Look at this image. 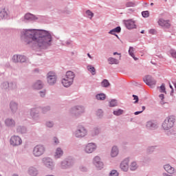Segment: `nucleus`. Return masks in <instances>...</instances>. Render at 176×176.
Returning a JSON list of instances; mask_svg holds the SVG:
<instances>
[{
  "mask_svg": "<svg viewBox=\"0 0 176 176\" xmlns=\"http://www.w3.org/2000/svg\"><path fill=\"white\" fill-rule=\"evenodd\" d=\"M5 126L8 129L16 127V121L13 118H8L4 121Z\"/></svg>",
  "mask_w": 176,
  "mask_h": 176,
  "instance_id": "nucleus-15",
  "label": "nucleus"
},
{
  "mask_svg": "<svg viewBox=\"0 0 176 176\" xmlns=\"http://www.w3.org/2000/svg\"><path fill=\"white\" fill-rule=\"evenodd\" d=\"M28 174L30 176H38L39 175V170L35 166H30L28 169Z\"/></svg>",
  "mask_w": 176,
  "mask_h": 176,
  "instance_id": "nucleus-19",
  "label": "nucleus"
},
{
  "mask_svg": "<svg viewBox=\"0 0 176 176\" xmlns=\"http://www.w3.org/2000/svg\"><path fill=\"white\" fill-rule=\"evenodd\" d=\"M169 87L170 89H171V90L174 89V88L173 87V85H171L170 83H169Z\"/></svg>",
  "mask_w": 176,
  "mask_h": 176,
  "instance_id": "nucleus-62",
  "label": "nucleus"
},
{
  "mask_svg": "<svg viewBox=\"0 0 176 176\" xmlns=\"http://www.w3.org/2000/svg\"><path fill=\"white\" fill-rule=\"evenodd\" d=\"M89 131L82 125H78L73 132V135L76 138H85V137H87Z\"/></svg>",
  "mask_w": 176,
  "mask_h": 176,
  "instance_id": "nucleus-2",
  "label": "nucleus"
},
{
  "mask_svg": "<svg viewBox=\"0 0 176 176\" xmlns=\"http://www.w3.org/2000/svg\"><path fill=\"white\" fill-rule=\"evenodd\" d=\"M16 82H11L9 83L8 90H13V89H16Z\"/></svg>",
  "mask_w": 176,
  "mask_h": 176,
  "instance_id": "nucleus-46",
  "label": "nucleus"
},
{
  "mask_svg": "<svg viewBox=\"0 0 176 176\" xmlns=\"http://www.w3.org/2000/svg\"><path fill=\"white\" fill-rule=\"evenodd\" d=\"M129 54L130 55L131 57L133 58V60H135V61H137V60H138V58L134 56V47H129Z\"/></svg>",
  "mask_w": 176,
  "mask_h": 176,
  "instance_id": "nucleus-36",
  "label": "nucleus"
},
{
  "mask_svg": "<svg viewBox=\"0 0 176 176\" xmlns=\"http://www.w3.org/2000/svg\"><path fill=\"white\" fill-rule=\"evenodd\" d=\"M38 16H36L31 13H27L24 16L23 21H25V23H27L28 21H35V20H38Z\"/></svg>",
  "mask_w": 176,
  "mask_h": 176,
  "instance_id": "nucleus-17",
  "label": "nucleus"
},
{
  "mask_svg": "<svg viewBox=\"0 0 176 176\" xmlns=\"http://www.w3.org/2000/svg\"><path fill=\"white\" fill-rule=\"evenodd\" d=\"M124 24L127 30H133L136 28L135 22L131 19L124 21Z\"/></svg>",
  "mask_w": 176,
  "mask_h": 176,
  "instance_id": "nucleus-20",
  "label": "nucleus"
},
{
  "mask_svg": "<svg viewBox=\"0 0 176 176\" xmlns=\"http://www.w3.org/2000/svg\"><path fill=\"white\" fill-rule=\"evenodd\" d=\"M148 130H156L157 129V123L153 120H149L146 124Z\"/></svg>",
  "mask_w": 176,
  "mask_h": 176,
  "instance_id": "nucleus-18",
  "label": "nucleus"
},
{
  "mask_svg": "<svg viewBox=\"0 0 176 176\" xmlns=\"http://www.w3.org/2000/svg\"><path fill=\"white\" fill-rule=\"evenodd\" d=\"M126 8H135V6H137V3L134 1H129L126 3Z\"/></svg>",
  "mask_w": 176,
  "mask_h": 176,
  "instance_id": "nucleus-41",
  "label": "nucleus"
},
{
  "mask_svg": "<svg viewBox=\"0 0 176 176\" xmlns=\"http://www.w3.org/2000/svg\"><path fill=\"white\" fill-rule=\"evenodd\" d=\"M159 97H160V100H161V101H160L161 105H164L165 102H164V100H164V94H161L159 96Z\"/></svg>",
  "mask_w": 176,
  "mask_h": 176,
  "instance_id": "nucleus-50",
  "label": "nucleus"
},
{
  "mask_svg": "<svg viewBox=\"0 0 176 176\" xmlns=\"http://www.w3.org/2000/svg\"><path fill=\"white\" fill-rule=\"evenodd\" d=\"M8 18V12L5 8H0V20Z\"/></svg>",
  "mask_w": 176,
  "mask_h": 176,
  "instance_id": "nucleus-32",
  "label": "nucleus"
},
{
  "mask_svg": "<svg viewBox=\"0 0 176 176\" xmlns=\"http://www.w3.org/2000/svg\"><path fill=\"white\" fill-rule=\"evenodd\" d=\"M16 131L19 134H26L27 133V128L24 126H18L16 127Z\"/></svg>",
  "mask_w": 176,
  "mask_h": 176,
  "instance_id": "nucleus-30",
  "label": "nucleus"
},
{
  "mask_svg": "<svg viewBox=\"0 0 176 176\" xmlns=\"http://www.w3.org/2000/svg\"><path fill=\"white\" fill-rule=\"evenodd\" d=\"M72 166H74L72 161L67 158L60 162L58 167L60 168V170H69V168H71Z\"/></svg>",
  "mask_w": 176,
  "mask_h": 176,
  "instance_id": "nucleus-5",
  "label": "nucleus"
},
{
  "mask_svg": "<svg viewBox=\"0 0 176 176\" xmlns=\"http://www.w3.org/2000/svg\"><path fill=\"white\" fill-rule=\"evenodd\" d=\"M45 126L46 127H49L50 129L54 126V122H53V121H47L45 122Z\"/></svg>",
  "mask_w": 176,
  "mask_h": 176,
  "instance_id": "nucleus-47",
  "label": "nucleus"
},
{
  "mask_svg": "<svg viewBox=\"0 0 176 176\" xmlns=\"http://www.w3.org/2000/svg\"><path fill=\"white\" fill-rule=\"evenodd\" d=\"M121 31H122V28H120V26H118L116 28L110 30L109 32V34H110L111 35H116V33L119 34L121 32Z\"/></svg>",
  "mask_w": 176,
  "mask_h": 176,
  "instance_id": "nucleus-31",
  "label": "nucleus"
},
{
  "mask_svg": "<svg viewBox=\"0 0 176 176\" xmlns=\"http://www.w3.org/2000/svg\"><path fill=\"white\" fill-rule=\"evenodd\" d=\"M101 133V129L100 128L96 126L92 130L90 131L91 137H97Z\"/></svg>",
  "mask_w": 176,
  "mask_h": 176,
  "instance_id": "nucleus-25",
  "label": "nucleus"
},
{
  "mask_svg": "<svg viewBox=\"0 0 176 176\" xmlns=\"http://www.w3.org/2000/svg\"><path fill=\"white\" fill-rule=\"evenodd\" d=\"M97 151V144L94 142H90L84 146V152L85 153H93Z\"/></svg>",
  "mask_w": 176,
  "mask_h": 176,
  "instance_id": "nucleus-7",
  "label": "nucleus"
},
{
  "mask_svg": "<svg viewBox=\"0 0 176 176\" xmlns=\"http://www.w3.org/2000/svg\"><path fill=\"white\" fill-rule=\"evenodd\" d=\"M63 155H64V151H63V148L60 147H58L55 150L54 157V159H60Z\"/></svg>",
  "mask_w": 176,
  "mask_h": 176,
  "instance_id": "nucleus-22",
  "label": "nucleus"
},
{
  "mask_svg": "<svg viewBox=\"0 0 176 176\" xmlns=\"http://www.w3.org/2000/svg\"><path fill=\"white\" fill-rule=\"evenodd\" d=\"M96 100H99L100 101H104V100H105V98H107V96L105 95V94H98L96 96Z\"/></svg>",
  "mask_w": 176,
  "mask_h": 176,
  "instance_id": "nucleus-37",
  "label": "nucleus"
},
{
  "mask_svg": "<svg viewBox=\"0 0 176 176\" xmlns=\"http://www.w3.org/2000/svg\"><path fill=\"white\" fill-rule=\"evenodd\" d=\"M42 162L47 168H49L50 170H54L56 164L54 163V161H53V159L46 157L42 159Z\"/></svg>",
  "mask_w": 176,
  "mask_h": 176,
  "instance_id": "nucleus-8",
  "label": "nucleus"
},
{
  "mask_svg": "<svg viewBox=\"0 0 176 176\" xmlns=\"http://www.w3.org/2000/svg\"><path fill=\"white\" fill-rule=\"evenodd\" d=\"M163 168L168 174H174L175 173V168L168 164L164 165Z\"/></svg>",
  "mask_w": 176,
  "mask_h": 176,
  "instance_id": "nucleus-23",
  "label": "nucleus"
},
{
  "mask_svg": "<svg viewBox=\"0 0 176 176\" xmlns=\"http://www.w3.org/2000/svg\"><path fill=\"white\" fill-rule=\"evenodd\" d=\"M10 144L12 146H19V145L23 144V140L20 136L13 135L10 138Z\"/></svg>",
  "mask_w": 176,
  "mask_h": 176,
  "instance_id": "nucleus-11",
  "label": "nucleus"
},
{
  "mask_svg": "<svg viewBox=\"0 0 176 176\" xmlns=\"http://www.w3.org/2000/svg\"><path fill=\"white\" fill-rule=\"evenodd\" d=\"M148 33L151 35H155L156 34V30L155 29H151L148 30Z\"/></svg>",
  "mask_w": 176,
  "mask_h": 176,
  "instance_id": "nucleus-57",
  "label": "nucleus"
},
{
  "mask_svg": "<svg viewBox=\"0 0 176 176\" xmlns=\"http://www.w3.org/2000/svg\"><path fill=\"white\" fill-rule=\"evenodd\" d=\"M33 88L36 90H41V89L43 88V82L41 80H38L34 85Z\"/></svg>",
  "mask_w": 176,
  "mask_h": 176,
  "instance_id": "nucleus-27",
  "label": "nucleus"
},
{
  "mask_svg": "<svg viewBox=\"0 0 176 176\" xmlns=\"http://www.w3.org/2000/svg\"><path fill=\"white\" fill-rule=\"evenodd\" d=\"M72 83H74V82L68 80L65 77L62 79V85L64 86V87H69V86H71Z\"/></svg>",
  "mask_w": 176,
  "mask_h": 176,
  "instance_id": "nucleus-28",
  "label": "nucleus"
},
{
  "mask_svg": "<svg viewBox=\"0 0 176 176\" xmlns=\"http://www.w3.org/2000/svg\"><path fill=\"white\" fill-rule=\"evenodd\" d=\"M53 142L55 144V145H58V144H60V141L58 140V138L56 137L53 138Z\"/></svg>",
  "mask_w": 176,
  "mask_h": 176,
  "instance_id": "nucleus-55",
  "label": "nucleus"
},
{
  "mask_svg": "<svg viewBox=\"0 0 176 176\" xmlns=\"http://www.w3.org/2000/svg\"><path fill=\"white\" fill-rule=\"evenodd\" d=\"M30 116L33 120H35L37 123L41 122V116L39 115V110H38V108H32L30 109Z\"/></svg>",
  "mask_w": 176,
  "mask_h": 176,
  "instance_id": "nucleus-12",
  "label": "nucleus"
},
{
  "mask_svg": "<svg viewBox=\"0 0 176 176\" xmlns=\"http://www.w3.org/2000/svg\"><path fill=\"white\" fill-rule=\"evenodd\" d=\"M158 24L159 25H161V27H165V28H170V22L163 19H159Z\"/></svg>",
  "mask_w": 176,
  "mask_h": 176,
  "instance_id": "nucleus-24",
  "label": "nucleus"
},
{
  "mask_svg": "<svg viewBox=\"0 0 176 176\" xmlns=\"http://www.w3.org/2000/svg\"><path fill=\"white\" fill-rule=\"evenodd\" d=\"M50 111V107L47 106L42 108V112L43 113H46V112H49Z\"/></svg>",
  "mask_w": 176,
  "mask_h": 176,
  "instance_id": "nucleus-49",
  "label": "nucleus"
},
{
  "mask_svg": "<svg viewBox=\"0 0 176 176\" xmlns=\"http://www.w3.org/2000/svg\"><path fill=\"white\" fill-rule=\"evenodd\" d=\"M9 108L11 113H12V115H14V113H16L19 109V103L12 100L10 102Z\"/></svg>",
  "mask_w": 176,
  "mask_h": 176,
  "instance_id": "nucleus-16",
  "label": "nucleus"
},
{
  "mask_svg": "<svg viewBox=\"0 0 176 176\" xmlns=\"http://www.w3.org/2000/svg\"><path fill=\"white\" fill-rule=\"evenodd\" d=\"M0 87L2 89V90H9V82H3L1 84Z\"/></svg>",
  "mask_w": 176,
  "mask_h": 176,
  "instance_id": "nucleus-38",
  "label": "nucleus"
},
{
  "mask_svg": "<svg viewBox=\"0 0 176 176\" xmlns=\"http://www.w3.org/2000/svg\"><path fill=\"white\" fill-rule=\"evenodd\" d=\"M86 14L87 17L91 19H93V17L94 16V13H93V12L90 11L89 10H87L86 11Z\"/></svg>",
  "mask_w": 176,
  "mask_h": 176,
  "instance_id": "nucleus-45",
  "label": "nucleus"
},
{
  "mask_svg": "<svg viewBox=\"0 0 176 176\" xmlns=\"http://www.w3.org/2000/svg\"><path fill=\"white\" fill-rule=\"evenodd\" d=\"M120 167L122 171H124V173H127V171H129V160H124L121 162Z\"/></svg>",
  "mask_w": 176,
  "mask_h": 176,
  "instance_id": "nucleus-21",
  "label": "nucleus"
},
{
  "mask_svg": "<svg viewBox=\"0 0 176 176\" xmlns=\"http://www.w3.org/2000/svg\"><path fill=\"white\" fill-rule=\"evenodd\" d=\"M60 45H62V46H69L71 45H72V41L71 40H67L66 41H60Z\"/></svg>",
  "mask_w": 176,
  "mask_h": 176,
  "instance_id": "nucleus-39",
  "label": "nucleus"
},
{
  "mask_svg": "<svg viewBox=\"0 0 176 176\" xmlns=\"http://www.w3.org/2000/svg\"><path fill=\"white\" fill-rule=\"evenodd\" d=\"M109 176H119V172L116 170H112L109 172Z\"/></svg>",
  "mask_w": 176,
  "mask_h": 176,
  "instance_id": "nucleus-44",
  "label": "nucleus"
},
{
  "mask_svg": "<svg viewBox=\"0 0 176 176\" xmlns=\"http://www.w3.org/2000/svg\"><path fill=\"white\" fill-rule=\"evenodd\" d=\"M160 93H166V86L164 84H162V85L160 87Z\"/></svg>",
  "mask_w": 176,
  "mask_h": 176,
  "instance_id": "nucleus-53",
  "label": "nucleus"
},
{
  "mask_svg": "<svg viewBox=\"0 0 176 176\" xmlns=\"http://www.w3.org/2000/svg\"><path fill=\"white\" fill-rule=\"evenodd\" d=\"M101 86L102 87H109L111 86V83H109V81L107 79H104L101 82Z\"/></svg>",
  "mask_w": 176,
  "mask_h": 176,
  "instance_id": "nucleus-40",
  "label": "nucleus"
},
{
  "mask_svg": "<svg viewBox=\"0 0 176 176\" xmlns=\"http://www.w3.org/2000/svg\"><path fill=\"white\" fill-rule=\"evenodd\" d=\"M96 115L97 116H98L99 118H102L103 116V111H102V109H98L97 111H96Z\"/></svg>",
  "mask_w": 176,
  "mask_h": 176,
  "instance_id": "nucleus-51",
  "label": "nucleus"
},
{
  "mask_svg": "<svg viewBox=\"0 0 176 176\" xmlns=\"http://www.w3.org/2000/svg\"><path fill=\"white\" fill-rule=\"evenodd\" d=\"M12 60L13 63H25L27 57L24 55H14Z\"/></svg>",
  "mask_w": 176,
  "mask_h": 176,
  "instance_id": "nucleus-13",
  "label": "nucleus"
},
{
  "mask_svg": "<svg viewBox=\"0 0 176 176\" xmlns=\"http://www.w3.org/2000/svg\"><path fill=\"white\" fill-rule=\"evenodd\" d=\"M175 123V117L173 116H168L163 122L162 124V129H164V130H165L166 131H168V130H171V129L174 127Z\"/></svg>",
  "mask_w": 176,
  "mask_h": 176,
  "instance_id": "nucleus-3",
  "label": "nucleus"
},
{
  "mask_svg": "<svg viewBox=\"0 0 176 176\" xmlns=\"http://www.w3.org/2000/svg\"><path fill=\"white\" fill-rule=\"evenodd\" d=\"M80 170L81 171H87V168L86 167H81Z\"/></svg>",
  "mask_w": 176,
  "mask_h": 176,
  "instance_id": "nucleus-60",
  "label": "nucleus"
},
{
  "mask_svg": "<svg viewBox=\"0 0 176 176\" xmlns=\"http://www.w3.org/2000/svg\"><path fill=\"white\" fill-rule=\"evenodd\" d=\"M5 67H6V68H9V67H10V63L9 62H6Z\"/></svg>",
  "mask_w": 176,
  "mask_h": 176,
  "instance_id": "nucleus-59",
  "label": "nucleus"
},
{
  "mask_svg": "<svg viewBox=\"0 0 176 176\" xmlns=\"http://www.w3.org/2000/svg\"><path fill=\"white\" fill-rule=\"evenodd\" d=\"M143 80L147 86H155L156 85V80L151 76H146L143 78Z\"/></svg>",
  "mask_w": 176,
  "mask_h": 176,
  "instance_id": "nucleus-14",
  "label": "nucleus"
},
{
  "mask_svg": "<svg viewBox=\"0 0 176 176\" xmlns=\"http://www.w3.org/2000/svg\"><path fill=\"white\" fill-rule=\"evenodd\" d=\"M140 113H142V111H135L134 113V115H140Z\"/></svg>",
  "mask_w": 176,
  "mask_h": 176,
  "instance_id": "nucleus-61",
  "label": "nucleus"
},
{
  "mask_svg": "<svg viewBox=\"0 0 176 176\" xmlns=\"http://www.w3.org/2000/svg\"><path fill=\"white\" fill-rule=\"evenodd\" d=\"M107 61L109 63V64H110L111 65H113V64H119V60L115 58H112L110 57L107 59Z\"/></svg>",
  "mask_w": 176,
  "mask_h": 176,
  "instance_id": "nucleus-35",
  "label": "nucleus"
},
{
  "mask_svg": "<svg viewBox=\"0 0 176 176\" xmlns=\"http://www.w3.org/2000/svg\"><path fill=\"white\" fill-rule=\"evenodd\" d=\"M155 146H152L148 148V152L151 153V152H153L155 151Z\"/></svg>",
  "mask_w": 176,
  "mask_h": 176,
  "instance_id": "nucleus-58",
  "label": "nucleus"
},
{
  "mask_svg": "<svg viewBox=\"0 0 176 176\" xmlns=\"http://www.w3.org/2000/svg\"><path fill=\"white\" fill-rule=\"evenodd\" d=\"M171 57H173V58H176V51L174 50H170L169 52Z\"/></svg>",
  "mask_w": 176,
  "mask_h": 176,
  "instance_id": "nucleus-52",
  "label": "nucleus"
},
{
  "mask_svg": "<svg viewBox=\"0 0 176 176\" xmlns=\"http://www.w3.org/2000/svg\"><path fill=\"white\" fill-rule=\"evenodd\" d=\"M46 152V147L43 144L35 146L32 150V155L34 157H40Z\"/></svg>",
  "mask_w": 176,
  "mask_h": 176,
  "instance_id": "nucleus-4",
  "label": "nucleus"
},
{
  "mask_svg": "<svg viewBox=\"0 0 176 176\" xmlns=\"http://www.w3.org/2000/svg\"><path fill=\"white\" fill-rule=\"evenodd\" d=\"M21 39L31 47L43 50L53 45V34L45 30L25 29L21 32Z\"/></svg>",
  "mask_w": 176,
  "mask_h": 176,
  "instance_id": "nucleus-1",
  "label": "nucleus"
},
{
  "mask_svg": "<svg viewBox=\"0 0 176 176\" xmlns=\"http://www.w3.org/2000/svg\"><path fill=\"white\" fill-rule=\"evenodd\" d=\"M123 113H124V111L121 109H118L113 111V115H114V116H120L121 115H123Z\"/></svg>",
  "mask_w": 176,
  "mask_h": 176,
  "instance_id": "nucleus-34",
  "label": "nucleus"
},
{
  "mask_svg": "<svg viewBox=\"0 0 176 176\" xmlns=\"http://www.w3.org/2000/svg\"><path fill=\"white\" fill-rule=\"evenodd\" d=\"M142 17H144V19L148 18V16H149V11L146 10V11H142Z\"/></svg>",
  "mask_w": 176,
  "mask_h": 176,
  "instance_id": "nucleus-48",
  "label": "nucleus"
},
{
  "mask_svg": "<svg viewBox=\"0 0 176 176\" xmlns=\"http://www.w3.org/2000/svg\"><path fill=\"white\" fill-rule=\"evenodd\" d=\"M92 163L94 166L96 167V168H97L99 170H102V168H104V162L101 160V157L98 155H96L94 157Z\"/></svg>",
  "mask_w": 176,
  "mask_h": 176,
  "instance_id": "nucleus-9",
  "label": "nucleus"
},
{
  "mask_svg": "<svg viewBox=\"0 0 176 176\" xmlns=\"http://www.w3.org/2000/svg\"><path fill=\"white\" fill-rule=\"evenodd\" d=\"M119 155V148L116 146H113L111 148V157H116Z\"/></svg>",
  "mask_w": 176,
  "mask_h": 176,
  "instance_id": "nucleus-29",
  "label": "nucleus"
},
{
  "mask_svg": "<svg viewBox=\"0 0 176 176\" xmlns=\"http://www.w3.org/2000/svg\"><path fill=\"white\" fill-rule=\"evenodd\" d=\"M39 94L41 97H45V96H46V91L45 90L40 91Z\"/></svg>",
  "mask_w": 176,
  "mask_h": 176,
  "instance_id": "nucleus-56",
  "label": "nucleus"
},
{
  "mask_svg": "<svg viewBox=\"0 0 176 176\" xmlns=\"http://www.w3.org/2000/svg\"><path fill=\"white\" fill-rule=\"evenodd\" d=\"M65 78L72 82H74V79H75V73L72 71H68L66 72Z\"/></svg>",
  "mask_w": 176,
  "mask_h": 176,
  "instance_id": "nucleus-26",
  "label": "nucleus"
},
{
  "mask_svg": "<svg viewBox=\"0 0 176 176\" xmlns=\"http://www.w3.org/2000/svg\"><path fill=\"white\" fill-rule=\"evenodd\" d=\"M87 69L92 74V75H96V68L91 65L87 66Z\"/></svg>",
  "mask_w": 176,
  "mask_h": 176,
  "instance_id": "nucleus-42",
  "label": "nucleus"
},
{
  "mask_svg": "<svg viewBox=\"0 0 176 176\" xmlns=\"http://www.w3.org/2000/svg\"><path fill=\"white\" fill-rule=\"evenodd\" d=\"M109 107H118V101L115 99H112L109 102Z\"/></svg>",
  "mask_w": 176,
  "mask_h": 176,
  "instance_id": "nucleus-43",
  "label": "nucleus"
},
{
  "mask_svg": "<svg viewBox=\"0 0 176 176\" xmlns=\"http://www.w3.org/2000/svg\"><path fill=\"white\" fill-rule=\"evenodd\" d=\"M87 56L89 57V58H93V57H91V55H90V54H87Z\"/></svg>",
  "mask_w": 176,
  "mask_h": 176,
  "instance_id": "nucleus-63",
  "label": "nucleus"
},
{
  "mask_svg": "<svg viewBox=\"0 0 176 176\" xmlns=\"http://www.w3.org/2000/svg\"><path fill=\"white\" fill-rule=\"evenodd\" d=\"M173 93H174V89H171L170 96H173Z\"/></svg>",
  "mask_w": 176,
  "mask_h": 176,
  "instance_id": "nucleus-64",
  "label": "nucleus"
},
{
  "mask_svg": "<svg viewBox=\"0 0 176 176\" xmlns=\"http://www.w3.org/2000/svg\"><path fill=\"white\" fill-rule=\"evenodd\" d=\"M132 97L133 98V100H135L134 104H137L139 101L138 96L137 95H133Z\"/></svg>",
  "mask_w": 176,
  "mask_h": 176,
  "instance_id": "nucleus-54",
  "label": "nucleus"
},
{
  "mask_svg": "<svg viewBox=\"0 0 176 176\" xmlns=\"http://www.w3.org/2000/svg\"><path fill=\"white\" fill-rule=\"evenodd\" d=\"M47 81L50 86L56 85V82H57V76L56 75V73L49 72L47 74Z\"/></svg>",
  "mask_w": 176,
  "mask_h": 176,
  "instance_id": "nucleus-10",
  "label": "nucleus"
},
{
  "mask_svg": "<svg viewBox=\"0 0 176 176\" xmlns=\"http://www.w3.org/2000/svg\"><path fill=\"white\" fill-rule=\"evenodd\" d=\"M71 113L76 118L77 116H80L82 113H85V107L80 105L75 106L72 108Z\"/></svg>",
  "mask_w": 176,
  "mask_h": 176,
  "instance_id": "nucleus-6",
  "label": "nucleus"
},
{
  "mask_svg": "<svg viewBox=\"0 0 176 176\" xmlns=\"http://www.w3.org/2000/svg\"><path fill=\"white\" fill-rule=\"evenodd\" d=\"M129 168L131 171H135V170L138 168V164L137 163V162H132L130 164Z\"/></svg>",
  "mask_w": 176,
  "mask_h": 176,
  "instance_id": "nucleus-33",
  "label": "nucleus"
}]
</instances>
